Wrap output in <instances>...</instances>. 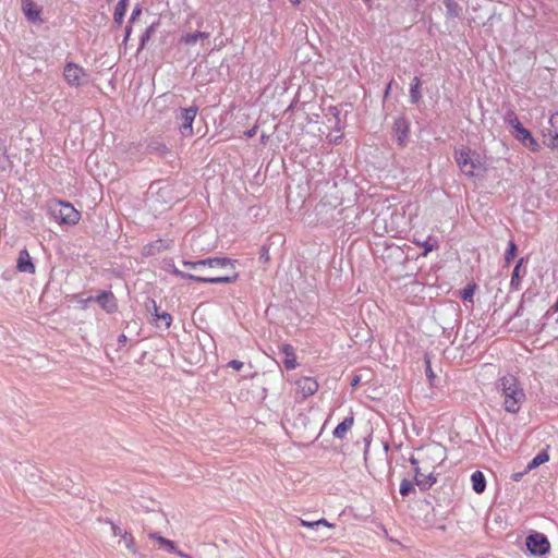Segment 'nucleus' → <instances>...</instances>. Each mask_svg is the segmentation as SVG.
Wrapping results in <instances>:
<instances>
[{"label": "nucleus", "instance_id": "obj_1", "mask_svg": "<svg viewBox=\"0 0 558 558\" xmlns=\"http://www.w3.org/2000/svg\"><path fill=\"white\" fill-rule=\"evenodd\" d=\"M496 392L502 400V409L510 414L520 412L526 401L525 391L513 375H505L496 381Z\"/></svg>", "mask_w": 558, "mask_h": 558}, {"label": "nucleus", "instance_id": "obj_2", "mask_svg": "<svg viewBox=\"0 0 558 558\" xmlns=\"http://www.w3.org/2000/svg\"><path fill=\"white\" fill-rule=\"evenodd\" d=\"M454 159L461 172L471 178L484 168V160L481 155L465 146L454 149Z\"/></svg>", "mask_w": 558, "mask_h": 558}, {"label": "nucleus", "instance_id": "obj_3", "mask_svg": "<svg viewBox=\"0 0 558 558\" xmlns=\"http://www.w3.org/2000/svg\"><path fill=\"white\" fill-rule=\"evenodd\" d=\"M51 216L56 221L63 225H76L81 214L71 203L58 201L50 206Z\"/></svg>", "mask_w": 558, "mask_h": 558}, {"label": "nucleus", "instance_id": "obj_4", "mask_svg": "<svg viewBox=\"0 0 558 558\" xmlns=\"http://www.w3.org/2000/svg\"><path fill=\"white\" fill-rule=\"evenodd\" d=\"M198 108L196 106H191L189 108H181L177 114L175 119L179 121V132L183 137H190L193 135V122L196 118Z\"/></svg>", "mask_w": 558, "mask_h": 558}, {"label": "nucleus", "instance_id": "obj_5", "mask_svg": "<svg viewBox=\"0 0 558 558\" xmlns=\"http://www.w3.org/2000/svg\"><path fill=\"white\" fill-rule=\"evenodd\" d=\"M63 75L66 83L74 87H78L87 82L86 71L73 62L65 64Z\"/></svg>", "mask_w": 558, "mask_h": 558}, {"label": "nucleus", "instance_id": "obj_6", "mask_svg": "<svg viewBox=\"0 0 558 558\" xmlns=\"http://www.w3.org/2000/svg\"><path fill=\"white\" fill-rule=\"evenodd\" d=\"M435 465L428 464L422 468L414 469L415 484L421 490L429 489L436 483V476L434 475Z\"/></svg>", "mask_w": 558, "mask_h": 558}, {"label": "nucleus", "instance_id": "obj_7", "mask_svg": "<svg viewBox=\"0 0 558 558\" xmlns=\"http://www.w3.org/2000/svg\"><path fill=\"white\" fill-rule=\"evenodd\" d=\"M84 302H97L108 314L116 313L118 310L117 299L111 291H100L96 296H89Z\"/></svg>", "mask_w": 558, "mask_h": 558}, {"label": "nucleus", "instance_id": "obj_8", "mask_svg": "<svg viewBox=\"0 0 558 558\" xmlns=\"http://www.w3.org/2000/svg\"><path fill=\"white\" fill-rule=\"evenodd\" d=\"M238 276H239L238 272H234L233 275H226V276H219V277H201V276L181 271V275H179V278L185 279V280H192V281H196V282H203V283H231L238 279Z\"/></svg>", "mask_w": 558, "mask_h": 558}, {"label": "nucleus", "instance_id": "obj_9", "mask_svg": "<svg viewBox=\"0 0 558 558\" xmlns=\"http://www.w3.org/2000/svg\"><path fill=\"white\" fill-rule=\"evenodd\" d=\"M526 547L533 555H544L550 545L545 535L535 533L526 537Z\"/></svg>", "mask_w": 558, "mask_h": 558}, {"label": "nucleus", "instance_id": "obj_10", "mask_svg": "<svg viewBox=\"0 0 558 558\" xmlns=\"http://www.w3.org/2000/svg\"><path fill=\"white\" fill-rule=\"evenodd\" d=\"M513 137L519 141L524 147L529 148L532 151H538L539 144L532 136L531 132L525 129L523 125L519 129L511 131Z\"/></svg>", "mask_w": 558, "mask_h": 558}, {"label": "nucleus", "instance_id": "obj_11", "mask_svg": "<svg viewBox=\"0 0 558 558\" xmlns=\"http://www.w3.org/2000/svg\"><path fill=\"white\" fill-rule=\"evenodd\" d=\"M544 137H549V147L558 149V112H553L548 119V126L543 131Z\"/></svg>", "mask_w": 558, "mask_h": 558}, {"label": "nucleus", "instance_id": "obj_12", "mask_svg": "<svg viewBox=\"0 0 558 558\" xmlns=\"http://www.w3.org/2000/svg\"><path fill=\"white\" fill-rule=\"evenodd\" d=\"M234 260L227 257H209L205 259H198V264L201 267H210V268H229L231 270L230 275H233L235 271Z\"/></svg>", "mask_w": 558, "mask_h": 558}, {"label": "nucleus", "instance_id": "obj_13", "mask_svg": "<svg viewBox=\"0 0 558 558\" xmlns=\"http://www.w3.org/2000/svg\"><path fill=\"white\" fill-rule=\"evenodd\" d=\"M296 391L303 399L313 396L318 390V383L312 377H302L295 381Z\"/></svg>", "mask_w": 558, "mask_h": 558}, {"label": "nucleus", "instance_id": "obj_14", "mask_svg": "<svg viewBox=\"0 0 558 558\" xmlns=\"http://www.w3.org/2000/svg\"><path fill=\"white\" fill-rule=\"evenodd\" d=\"M442 448L439 447V446H432V447H428L426 448L424 451H423V457L422 458H415L414 456H412L409 461L410 463L415 468H421L418 465L420 462H422L424 465H428L426 463V460L428 458H437L439 459L440 461L444 460V454H442Z\"/></svg>", "mask_w": 558, "mask_h": 558}, {"label": "nucleus", "instance_id": "obj_15", "mask_svg": "<svg viewBox=\"0 0 558 558\" xmlns=\"http://www.w3.org/2000/svg\"><path fill=\"white\" fill-rule=\"evenodd\" d=\"M145 307L147 312H149L155 317L156 322H161L166 329H168L171 326L172 316L167 312L159 313L158 306L154 299L148 298L145 302Z\"/></svg>", "mask_w": 558, "mask_h": 558}, {"label": "nucleus", "instance_id": "obj_16", "mask_svg": "<svg viewBox=\"0 0 558 558\" xmlns=\"http://www.w3.org/2000/svg\"><path fill=\"white\" fill-rule=\"evenodd\" d=\"M22 11L28 21L33 23L41 22V9L33 0H22Z\"/></svg>", "mask_w": 558, "mask_h": 558}, {"label": "nucleus", "instance_id": "obj_17", "mask_svg": "<svg viewBox=\"0 0 558 558\" xmlns=\"http://www.w3.org/2000/svg\"><path fill=\"white\" fill-rule=\"evenodd\" d=\"M16 268L21 272L25 274H34L35 265L32 262L31 255L27 250H22L19 253V258L16 263Z\"/></svg>", "mask_w": 558, "mask_h": 558}, {"label": "nucleus", "instance_id": "obj_18", "mask_svg": "<svg viewBox=\"0 0 558 558\" xmlns=\"http://www.w3.org/2000/svg\"><path fill=\"white\" fill-rule=\"evenodd\" d=\"M393 131L398 143L403 145L410 131L408 121L404 118H398L393 123Z\"/></svg>", "mask_w": 558, "mask_h": 558}, {"label": "nucleus", "instance_id": "obj_19", "mask_svg": "<svg viewBox=\"0 0 558 558\" xmlns=\"http://www.w3.org/2000/svg\"><path fill=\"white\" fill-rule=\"evenodd\" d=\"M281 353L284 355L283 365L287 369H294L296 367V356L294 348L291 344L284 343L280 347Z\"/></svg>", "mask_w": 558, "mask_h": 558}, {"label": "nucleus", "instance_id": "obj_20", "mask_svg": "<svg viewBox=\"0 0 558 558\" xmlns=\"http://www.w3.org/2000/svg\"><path fill=\"white\" fill-rule=\"evenodd\" d=\"M354 424V417L348 416L341 423H339L332 432L335 438L343 439L345 438L348 432L352 428Z\"/></svg>", "mask_w": 558, "mask_h": 558}, {"label": "nucleus", "instance_id": "obj_21", "mask_svg": "<svg viewBox=\"0 0 558 558\" xmlns=\"http://www.w3.org/2000/svg\"><path fill=\"white\" fill-rule=\"evenodd\" d=\"M149 537L151 539H155L156 542H158V544L162 547H165L168 551L170 553H177L179 556L181 557H184V558H191L189 555H185L183 554L182 551H177L175 550V543L170 541V539H167L162 536H160L159 534L157 533H150L149 534Z\"/></svg>", "mask_w": 558, "mask_h": 558}, {"label": "nucleus", "instance_id": "obj_22", "mask_svg": "<svg viewBox=\"0 0 558 558\" xmlns=\"http://www.w3.org/2000/svg\"><path fill=\"white\" fill-rule=\"evenodd\" d=\"M472 488L476 494H482L486 488V480L481 471H475L471 475Z\"/></svg>", "mask_w": 558, "mask_h": 558}, {"label": "nucleus", "instance_id": "obj_23", "mask_svg": "<svg viewBox=\"0 0 558 558\" xmlns=\"http://www.w3.org/2000/svg\"><path fill=\"white\" fill-rule=\"evenodd\" d=\"M209 37V33L206 32H196V33H189L181 37L180 43H183L187 46L195 45L198 40H204Z\"/></svg>", "mask_w": 558, "mask_h": 558}, {"label": "nucleus", "instance_id": "obj_24", "mask_svg": "<svg viewBox=\"0 0 558 558\" xmlns=\"http://www.w3.org/2000/svg\"><path fill=\"white\" fill-rule=\"evenodd\" d=\"M300 524L304 527H308L312 530H318L320 526L332 529L335 525L330 522H328L326 519H319L316 521H307L304 519H299Z\"/></svg>", "mask_w": 558, "mask_h": 558}, {"label": "nucleus", "instance_id": "obj_25", "mask_svg": "<svg viewBox=\"0 0 558 558\" xmlns=\"http://www.w3.org/2000/svg\"><path fill=\"white\" fill-rule=\"evenodd\" d=\"M166 248H168V245H166L162 240H157V241H155L153 243H149L148 245L144 246L143 254L145 256H150V255L159 253V252H161L162 250H166Z\"/></svg>", "mask_w": 558, "mask_h": 558}, {"label": "nucleus", "instance_id": "obj_26", "mask_svg": "<svg viewBox=\"0 0 558 558\" xmlns=\"http://www.w3.org/2000/svg\"><path fill=\"white\" fill-rule=\"evenodd\" d=\"M166 248H168V245H166L162 240H157V241H155L153 243H149L148 245L144 246L143 254L145 256H150V255L159 253V252H161L162 250H166Z\"/></svg>", "mask_w": 558, "mask_h": 558}, {"label": "nucleus", "instance_id": "obj_27", "mask_svg": "<svg viewBox=\"0 0 558 558\" xmlns=\"http://www.w3.org/2000/svg\"><path fill=\"white\" fill-rule=\"evenodd\" d=\"M504 122L512 129V131L519 129L520 126H522L518 116L515 114V112L512 110V109H509L508 111L505 112L504 114Z\"/></svg>", "mask_w": 558, "mask_h": 558}, {"label": "nucleus", "instance_id": "obj_28", "mask_svg": "<svg viewBox=\"0 0 558 558\" xmlns=\"http://www.w3.org/2000/svg\"><path fill=\"white\" fill-rule=\"evenodd\" d=\"M420 87L421 81L417 76H414L410 87V99L412 104H417L422 97Z\"/></svg>", "mask_w": 558, "mask_h": 558}, {"label": "nucleus", "instance_id": "obj_29", "mask_svg": "<svg viewBox=\"0 0 558 558\" xmlns=\"http://www.w3.org/2000/svg\"><path fill=\"white\" fill-rule=\"evenodd\" d=\"M445 4L448 17L454 19L460 16L462 8L461 5H459L458 2H456L454 0H445Z\"/></svg>", "mask_w": 558, "mask_h": 558}, {"label": "nucleus", "instance_id": "obj_30", "mask_svg": "<svg viewBox=\"0 0 558 558\" xmlns=\"http://www.w3.org/2000/svg\"><path fill=\"white\" fill-rule=\"evenodd\" d=\"M128 7V0H120L116 5L113 20L116 23L121 24L123 22Z\"/></svg>", "mask_w": 558, "mask_h": 558}, {"label": "nucleus", "instance_id": "obj_31", "mask_svg": "<svg viewBox=\"0 0 558 558\" xmlns=\"http://www.w3.org/2000/svg\"><path fill=\"white\" fill-rule=\"evenodd\" d=\"M131 554H136L137 548L135 545V539L130 533H123L122 537L119 541Z\"/></svg>", "mask_w": 558, "mask_h": 558}, {"label": "nucleus", "instance_id": "obj_32", "mask_svg": "<svg viewBox=\"0 0 558 558\" xmlns=\"http://www.w3.org/2000/svg\"><path fill=\"white\" fill-rule=\"evenodd\" d=\"M548 459H549L548 454L545 451H542V452L537 453L532 459V461L527 464V469L529 470L535 469V468L539 466L541 464L545 463L546 461H548Z\"/></svg>", "mask_w": 558, "mask_h": 558}, {"label": "nucleus", "instance_id": "obj_33", "mask_svg": "<svg viewBox=\"0 0 558 558\" xmlns=\"http://www.w3.org/2000/svg\"><path fill=\"white\" fill-rule=\"evenodd\" d=\"M515 254H517V245L512 240H510L508 243L507 251L505 253L506 263L510 264V262L513 260V258L515 257Z\"/></svg>", "mask_w": 558, "mask_h": 558}, {"label": "nucleus", "instance_id": "obj_34", "mask_svg": "<svg viewBox=\"0 0 558 558\" xmlns=\"http://www.w3.org/2000/svg\"><path fill=\"white\" fill-rule=\"evenodd\" d=\"M413 490V483L407 478L402 480V482L400 483V494L405 497L410 494V492Z\"/></svg>", "mask_w": 558, "mask_h": 558}, {"label": "nucleus", "instance_id": "obj_35", "mask_svg": "<svg viewBox=\"0 0 558 558\" xmlns=\"http://www.w3.org/2000/svg\"><path fill=\"white\" fill-rule=\"evenodd\" d=\"M473 294H474V288L471 286H468L466 288L463 289V291L461 293V298L464 301H472Z\"/></svg>", "mask_w": 558, "mask_h": 558}, {"label": "nucleus", "instance_id": "obj_36", "mask_svg": "<svg viewBox=\"0 0 558 558\" xmlns=\"http://www.w3.org/2000/svg\"><path fill=\"white\" fill-rule=\"evenodd\" d=\"M149 149L153 151H158L160 154H166L168 151V148L166 145L161 143H153L149 145Z\"/></svg>", "mask_w": 558, "mask_h": 558}, {"label": "nucleus", "instance_id": "obj_37", "mask_svg": "<svg viewBox=\"0 0 558 558\" xmlns=\"http://www.w3.org/2000/svg\"><path fill=\"white\" fill-rule=\"evenodd\" d=\"M270 259L269 248L267 246H263L259 254V260L263 263H268Z\"/></svg>", "mask_w": 558, "mask_h": 558}, {"label": "nucleus", "instance_id": "obj_38", "mask_svg": "<svg viewBox=\"0 0 558 558\" xmlns=\"http://www.w3.org/2000/svg\"><path fill=\"white\" fill-rule=\"evenodd\" d=\"M418 245L424 247L423 255L426 256L434 250V244L429 243V241L417 242Z\"/></svg>", "mask_w": 558, "mask_h": 558}, {"label": "nucleus", "instance_id": "obj_39", "mask_svg": "<svg viewBox=\"0 0 558 558\" xmlns=\"http://www.w3.org/2000/svg\"><path fill=\"white\" fill-rule=\"evenodd\" d=\"M522 262L523 259L521 258L520 262L515 265L513 271H512V276H511V284L514 283V281L519 278V271H520V267L522 265Z\"/></svg>", "mask_w": 558, "mask_h": 558}, {"label": "nucleus", "instance_id": "obj_40", "mask_svg": "<svg viewBox=\"0 0 558 558\" xmlns=\"http://www.w3.org/2000/svg\"><path fill=\"white\" fill-rule=\"evenodd\" d=\"M111 530H112V534L113 536H119L120 538L122 537L123 533H126V531H123L121 527H119L118 525L111 523Z\"/></svg>", "mask_w": 558, "mask_h": 558}, {"label": "nucleus", "instance_id": "obj_41", "mask_svg": "<svg viewBox=\"0 0 558 558\" xmlns=\"http://www.w3.org/2000/svg\"><path fill=\"white\" fill-rule=\"evenodd\" d=\"M228 366L235 371H240L243 367V362L238 361V360H232L228 363Z\"/></svg>", "mask_w": 558, "mask_h": 558}, {"label": "nucleus", "instance_id": "obj_42", "mask_svg": "<svg viewBox=\"0 0 558 558\" xmlns=\"http://www.w3.org/2000/svg\"><path fill=\"white\" fill-rule=\"evenodd\" d=\"M182 264H183V266L191 268V269H196V268L201 267V264H198V260H195V262L183 260Z\"/></svg>", "mask_w": 558, "mask_h": 558}, {"label": "nucleus", "instance_id": "obj_43", "mask_svg": "<svg viewBox=\"0 0 558 558\" xmlns=\"http://www.w3.org/2000/svg\"><path fill=\"white\" fill-rule=\"evenodd\" d=\"M150 29H151V27L149 29H147L146 33L142 36V39H141V46L142 47H144L146 40L149 39V37H150Z\"/></svg>", "mask_w": 558, "mask_h": 558}, {"label": "nucleus", "instance_id": "obj_44", "mask_svg": "<svg viewBox=\"0 0 558 558\" xmlns=\"http://www.w3.org/2000/svg\"><path fill=\"white\" fill-rule=\"evenodd\" d=\"M170 271L172 275H174L177 277H179V275H181V270L178 269L174 265L171 266Z\"/></svg>", "mask_w": 558, "mask_h": 558}, {"label": "nucleus", "instance_id": "obj_45", "mask_svg": "<svg viewBox=\"0 0 558 558\" xmlns=\"http://www.w3.org/2000/svg\"><path fill=\"white\" fill-rule=\"evenodd\" d=\"M128 341V338L125 335H120L118 338L119 344H124Z\"/></svg>", "mask_w": 558, "mask_h": 558}, {"label": "nucleus", "instance_id": "obj_46", "mask_svg": "<svg viewBox=\"0 0 558 558\" xmlns=\"http://www.w3.org/2000/svg\"><path fill=\"white\" fill-rule=\"evenodd\" d=\"M141 13L140 8H135L132 12L131 20H134Z\"/></svg>", "mask_w": 558, "mask_h": 558}, {"label": "nucleus", "instance_id": "obj_47", "mask_svg": "<svg viewBox=\"0 0 558 558\" xmlns=\"http://www.w3.org/2000/svg\"><path fill=\"white\" fill-rule=\"evenodd\" d=\"M255 133H256V129H255V128H253L252 130H250V131H247V132H246V136H247V137H252V136H254V135H255Z\"/></svg>", "mask_w": 558, "mask_h": 558}, {"label": "nucleus", "instance_id": "obj_48", "mask_svg": "<svg viewBox=\"0 0 558 558\" xmlns=\"http://www.w3.org/2000/svg\"><path fill=\"white\" fill-rule=\"evenodd\" d=\"M130 34H131V27H126V29H125V38H124L125 40L129 38Z\"/></svg>", "mask_w": 558, "mask_h": 558}, {"label": "nucleus", "instance_id": "obj_49", "mask_svg": "<svg viewBox=\"0 0 558 558\" xmlns=\"http://www.w3.org/2000/svg\"><path fill=\"white\" fill-rule=\"evenodd\" d=\"M390 88H391V82L387 85L386 87V90H385V95L388 96L389 92H390Z\"/></svg>", "mask_w": 558, "mask_h": 558}, {"label": "nucleus", "instance_id": "obj_50", "mask_svg": "<svg viewBox=\"0 0 558 558\" xmlns=\"http://www.w3.org/2000/svg\"><path fill=\"white\" fill-rule=\"evenodd\" d=\"M0 154H5V146L0 143Z\"/></svg>", "mask_w": 558, "mask_h": 558}, {"label": "nucleus", "instance_id": "obj_51", "mask_svg": "<svg viewBox=\"0 0 558 558\" xmlns=\"http://www.w3.org/2000/svg\"><path fill=\"white\" fill-rule=\"evenodd\" d=\"M357 383H359V378L356 377V378H354V379H353L352 385L354 386V385H356Z\"/></svg>", "mask_w": 558, "mask_h": 558}, {"label": "nucleus", "instance_id": "obj_52", "mask_svg": "<svg viewBox=\"0 0 558 558\" xmlns=\"http://www.w3.org/2000/svg\"><path fill=\"white\" fill-rule=\"evenodd\" d=\"M554 308H555L556 311H558V299H557V302H556V303H555V305H554Z\"/></svg>", "mask_w": 558, "mask_h": 558}]
</instances>
